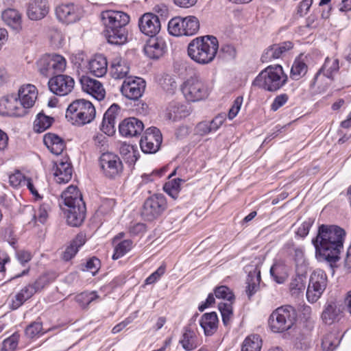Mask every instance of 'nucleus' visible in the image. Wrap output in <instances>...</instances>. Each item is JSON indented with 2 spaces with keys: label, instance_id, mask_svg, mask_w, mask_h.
<instances>
[{
  "label": "nucleus",
  "instance_id": "1",
  "mask_svg": "<svg viewBox=\"0 0 351 351\" xmlns=\"http://www.w3.org/2000/svg\"><path fill=\"white\" fill-rule=\"evenodd\" d=\"M344 236L345 231L338 226H319L317 236L313 239L317 255L328 262H337L343 247Z\"/></svg>",
  "mask_w": 351,
  "mask_h": 351
},
{
  "label": "nucleus",
  "instance_id": "2",
  "mask_svg": "<svg viewBox=\"0 0 351 351\" xmlns=\"http://www.w3.org/2000/svg\"><path fill=\"white\" fill-rule=\"evenodd\" d=\"M100 18L104 25V35L108 42L112 45H121L128 40L127 25L130 16L122 11L108 10L101 12Z\"/></svg>",
  "mask_w": 351,
  "mask_h": 351
},
{
  "label": "nucleus",
  "instance_id": "3",
  "mask_svg": "<svg viewBox=\"0 0 351 351\" xmlns=\"http://www.w3.org/2000/svg\"><path fill=\"white\" fill-rule=\"evenodd\" d=\"M219 42L213 36H199L193 38L188 45V56L200 64L212 62L217 53Z\"/></svg>",
  "mask_w": 351,
  "mask_h": 351
},
{
  "label": "nucleus",
  "instance_id": "4",
  "mask_svg": "<svg viewBox=\"0 0 351 351\" xmlns=\"http://www.w3.org/2000/svg\"><path fill=\"white\" fill-rule=\"evenodd\" d=\"M61 197L67 207V223L74 227L80 226L86 216V206L81 193L76 186L71 185L62 192Z\"/></svg>",
  "mask_w": 351,
  "mask_h": 351
},
{
  "label": "nucleus",
  "instance_id": "5",
  "mask_svg": "<svg viewBox=\"0 0 351 351\" xmlns=\"http://www.w3.org/2000/svg\"><path fill=\"white\" fill-rule=\"evenodd\" d=\"M96 110L93 104L86 99H76L66 108L65 117L77 126H82L94 120Z\"/></svg>",
  "mask_w": 351,
  "mask_h": 351
},
{
  "label": "nucleus",
  "instance_id": "6",
  "mask_svg": "<svg viewBox=\"0 0 351 351\" xmlns=\"http://www.w3.org/2000/svg\"><path fill=\"white\" fill-rule=\"evenodd\" d=\"M288 80L282 66L280 64L269 65L263 70L253 81V86L258 88H281Z\"/></svg>",
  "mask_w": 351,
  "mask_h": 351
},
{
  "label": "nucleus",
  "instance_id": "7",
  "mask_svg": "<svg viewBox=\"0 0 351 351\" xmlns=\"http://www.w3.org/2000/svg\"><path fill=\"white\" fill-rule=\"evenodd\" d=\"M297 313L289 305L278 307L272 312L269 318V326L274 332H282L290 329L295 324Z\"/></svg>",
  "mask_w": 351,
  "mask_h": 351
},
{
  "label": "nucleus",
  "instance_id": "8",
  "mask_svg": "<svg viewBox=\"0 0 351 351\" xmlns=\"http://www.w3.org/2000/svg\"><path fill=\"white\" fill-rule=\"evenodd\" d=\"M199 29V21L194 16H176L168 23V31L175 36H191L196 34Z\"/></svg>",
  "mask_w": 351,
  "mask_h": 351
},
{
  "label": "nucleus",
  "instance_id": "9",
  "mask_svg": "<svg viewBox=\"0 0 351 351\" xmlns=\"http://www.w3.org/2000/svg\"><path fill=\"white\" fill-rule=\"evenodd\" d=\"M327 286V276L322 269L315 270L311 275L306 291L308 302L314 303L318 300Z\"/></svg>",
  "mask_w": 351,
  "mask_h": 351
},
{
  "label": "nucleus",
  "instance_id": "10",
  "mask_svg": "<svg viewBox=\"0 0 351 351\" xmlns=\"http://www.w3.org/2000/svg\"><path fill=\"white\" fill-rule=\"evenodd\" d=\"M99 165L102 173L108 178L119 176L123 171L120 158L112 152L102 153L99 158Z\"/></svg>",
  "mask_w": 351,
  "mask_h": 351
},
{
  "label": "nucleus",
  "instance_id": "11",
  "mask_svg": "<svg viewBox=\"0 0 351 351\" xmlns=\"http://www.w3.org/2000/svg\"><path fill=\"white\" fill-rule=\"evenodd\" d=\"M167 208V202L165 197L160 194H156L147 198L142 210V216L148 221H152L159 217Z\"/></svg>",
  "mask_w": 351,
  "mask_h": 351
},
{
  "label": "nucleus",
  "instance_id": "12",
  "mask_svg": "<svg viewBox=\"0 0 351 351\" xmlns=\"http://www.w3.org/2000/svg\"><path fill=\"white\" fill-rule=\"evenodd\" d=\"M58 19L65 24H71L79 21L84 15L82 8L74 3H62L56 8Z\"/></svg>",
  "mask_w": 351,
  "mask_h": 351
},
{
  "label": "nucleus",
  "instance_id": "13",
  "mask_svg": "<svg viewBox=\"0 0 351 351\" xmlns=\"http://www.w3.org/2000/svg\"><path fill=\"white\" fill-rule=\"evenodd\" d=\"M26 110L20 105L16 95H8L0 98V114L4 117H23Z\"/></svg>",
  "mask_w": 351,
  "mask_h": 351
},
{
  "label": "nucleus",
  "instance_id": "14",
  "mask_svg": "<svg viewBox=\"0 0 351 351\" xmlns=\"http://www.w3.org/2000/svg\"><path fill=\"white\" fill-rule=\"evenodd\" d=\"M162 140V134L158 128H149L140 141L141 150L147 154L155 153L158 150Z\"/></svg>",
  "mask_w": 351,
  "mask_h": 351
},
{
  "label": "nucleus",
  "instance_id": "15",
  "mask_svg": "<svg viewBox=\"0 0 351 351\" xmlns=\"http://www.w3.org/2000/svg\"><path fill=\"white\" fill-rule=\"evenodd\" d=\"M339 69V60L337 59L327 58L325 62L314 77V84L317 83L318 86H328L332 80L333 75Z\"/></svg>",
  "mask_w": 351,
  "mask_h": 351
},
{
  "label": "nucleus",
  "instance_id": "16",
  "mask_svg": "<svg viewBox=\"0 0 351 351\" xmlns=\"http://www.w3.org/2000/svg\"><path fill=\"white\" fill-rule=\"evenodd\" d=\"M293 47V43L290 41L271 45L264 50L261 60L263 62L267 63L282 58Z\"/></svg>",
  "mask_w": 351,
  "mask_h": 351
},
{
  "label": "nucleus",
  "instance_id": "17",
  "mask_svg": "<svg viewBox=\"0 0 351 351\" xmlns=\"http://www.w3.org/2000/svg\"><path fill=\"white\" fill-rule=\"evenodd\" d=\"M141 32L150 37L155 36L160 30L161 25L158 16L153 13H145L138 20Z\"/></svg>",
  "mask_w": 351,
  "mask_h": 351
},
{
  "label": "nucleus",
  "instance_id": "18",
  "mask_svg": "<svg viewBox=\"0 0 351 351\" xmlns=\"http://www.w3.org/2000/svg\"><path fill=\"white\" fill-rule=\"evenodd\" d=\"M73 169L67 158L58 160L55 162L53 176L55 180L59 184H65L72 178Z\"/></svg>",
  "mask_w": 351,
  "mask_h": 351
},
{
  "label": "nucleus",
  "instance_id": "19",
  "mask_svg": "<svg viewBox=\"0 0 351 351\" xmlns=\"http://www.w3.org/2000/svg\"><path fill=\"white\" fill-rule=\"evenodd\" d=\"M49 10V6L47 0H29L27 5V15L32 21L43 19Z\"/></svg>",
  "mask_w": 351,
  "mask_h": 351
},
{
  "label": "nucleus",
  "instance_id": "20",
  "mask_svg": "<svg viewBox=\"0 0 351 351\" xmlns=\"http://www.w3.org/2000/svg\"><path fill=\"white\" fill-rule=\"evenodd\" d=\"M119 128L120 134L123 136H136L143 132L144 124L135 117H130L124 119L119 124Z\"/></svg>",
  "mask_w": 351,
  "mask_h": 351
},
{
  "label": "nucleus",
  "instance_id": "21",
  "mask_svg": "<svg viewBox=\"0 0 351 351\" xmlns=\"http://www.w3.org/2000/svg\"><path fill=\"white\" fill-rule=\"evenodd\" d=\"M119 109L120 108L117 104H113L104 115L100 129L108 136H112L115 132V120Z\"/></svg>",
  "mask_w": 351,
  "mask_h": 351
},
{
  "label": "nucleus",
  "instance_id": "22",
  "mask_svg": "<svg viewBox=\"0 0 351 351\" xmlns=\"http://www.w3.org/2000/svg\"><path fill=\"white\" fill-rule=\"evenodd\" d=\"M166 47L165 42L162 39L153 38L147 42L144 52L149 58L158 59L163 56Z\"/></svg>",
  "mask_w": 351,
  "mask_h": 351
},
{
  "label": "nucleus",
  "instance_id": "23",
  "mask_svg": "<svg viewBox=\"0 0 351 351\" xmlns=\"http://www.w3.org/2000/svg\"><path fill=\"white\" fill-rule=\"evenodd\" d=\"M1 19L3 23L12 29L19 32L22 29V14L14 8H7L2 11Z\"/></svg>",
  "mask_w": 351,
  "mask_h": 351
},
{
  "label": "nucleus",
  "instance_id": "24",
  "mask_svg": "<svg viewBox=\"0 0 351 351\" xmlns=\"http://www.w3.org/2000/svg\"><path fill=\"white\" fill-rule=\"evenodd\" d=\"M180 343L186 351L195 350L199 344L197 332L191 325L184 328Z\"/></svg>",
  "mask_w": 351,
  "mask_h": 351
},
{
  "label": "nucleus",
  "instance_id": "25",
  "mask_svg": "<svg viewBox=\"0 0 351 351\" xmlns=\"http://www.w3.org/2000/svg\"><path fill=\"white\" fill-rule=\"evenodd\" d=\"M199 324L206 336L213 335L218 328L219 319L215 312L204 313L199 319Z\"/></svg>",
  "mask_w": 351,
  "mask_h": 351
},
{
  "label": "nucleus",
  "instance_id": "26",
  "mask_svg": "<svg viewBox=\"0 0 351 351\" xmlns=\"http://www.w3.org/2000/svg\"><path fill=\"white\" fill-rule=\"evenodd\" d=\"M43 142L47 149L55 155H60L65 149L64 141L56 134L47 133L43 137Z\"/></svg>",
  "mask_w": 351,
  "mask_h": 351
},
{
  "label": "nucleus",
  "instance_id": "27",
  "mask_svg": "<svg viewBox=\"0 0 351 351\" xmlns=\"http://www.w3.org/2000/svg\"><path fill=\"white\" fill-rule=\"evenodd\" d=\"M107 60L103 55H96L89 62V70L97 77L104 76L107 72Z\"/></svg>",
  "mask_w": 351,
  "mask_h": 351
},
{
  "label": "nucleus",
  "instance_id": "28",
  "mask_svg": "<svg viewBox=\"0 0 351 351\" xmlns=\"http://www.w3.org/2000/svg\"><path fill=\"white\" fill-rule=\"evenodd\" d=\"M16 95L20 105L26 110L27 108L34 106L37 99L38 92L36 89H19Z\"/></svg>",
  "mask_w": 351,
  "mask_h": 351
},
{
  "label": "nucleus",
  "instance_id": "29",
  "mask_svg": "<svg viewBox=\"0 0 351 351\" xmlns=\"http://www.w3.org/2000/svg\"><path fill=\"white\" fill-rule=\"evenodd\" d=\"M289 267L283 262L275 263L270 268V275L274 280L278 283H284L289 276Z\"/></svg>",
  "mask_w": 351,
  "mask_h": 351
},
{
  "label": "nucleus",
  "instance_id": "30",
  "mask_svg": "<svg viewBox=\"0 0 351 351\" xmlns=\"http://www.w3.org/2000/svg\"><path fill=\"white\" fill-rule=\"evenodd\" d=\"M85 242L86 236L84 234H78L64 252L63 259L68 261L73 258Z\"/></svg>",
  "mask_w": 351,
  "mask_h": 351
},
{
  "label": "nucleus",
  "instance_id": "31",
  "mask_svg": "<svg viewBox=\"0 0 351 351\" xmlns=\"http://www.w3.org/2000/svg\"><path fill=\"white\" fill-rule=\"evenodd\" d=\"M343 335L337 330L326 334L322 339V347L324 351H333L339 346Z\"/></svg>",
  "mask_w": 351,
  "mask_h": 351
},
{
  "label": "nucleus",
  "instance_id": "32",
  "mask_svg": "<svg viewBox=\"0 0 351 351\" xmlns=\"http://www.w3.org/2000/svg\"><path fill=\"white\" fill-rule=\"evenodd\" d=\"M123 235V233H120L114 239V243H115L114 252L112 255V258L114 260L119 259V258L123 256L132 248L133 243L130 239L123 240L118 243H116L117 240L119 237H122Z\"/></svg>",
  "mask_w": 351,
  "mask_h": 351
},
{
  "label": "nucleus",
  "instance_id": "33",
  "mask_svg": "<svg viewBox=\"0 0 351 351\" xmlns=\"http://www.w3.org/2000/svg\"><path fill=\"white\" fill-rule=\"evenodd\" d=\"M49 88H73L75 81L73 77L66 75H57L51 77L48 81Z\"/></svg>",
  "mask_w": 351,
  "mask_h": 351
},
{
  "label": "nucleus",
  "instance_id": "34",
  "mask_svg": "<svg viewBox=\"0 0 351 351\" xmlns=\"http://www.w3.org/2000/svg\"><path fill=\"white\" fill-rule=\"evenodd\" d=\"M339 313L340 309L336 303L330 302L326 304L322 314V319L326 324H331L337 319Z\"/></svg>",
  "mask_w": 351,
  "mask_h": 351
},
{
  "label": "nucleus",
  "instance_id": "35",
  "mask_svg": "<svg viewBox=\"0 0 351 351\" xmlns=\"http://www.w3.org/2000/svg\"><path fill=\"white\" fill-rule=\"evenodd\" d=\"M261 280V271L257 268L252 271H250L247 283V287L246 289V293L249 298L252 297L258 289L259 283Z\"/></svg>",
  "mask_w": 351,
  "mask_h": 351
},
{
  "label": "nucleus",
  "instance_id": "36",
  "mask_svg": "<svg viewBox=\"0 0 351 351\" xmlns=\"http://www.w3.org/2000/svg\"><path fill=\"white\" fill-rule=\"evenodd\" d=\"M182 95L189 102H197L206 99L208 89H180Z\"/></svg>",
  "mask_w": 351,
  "mask_h": 351
},
{
  "label": "nucleus",
  "instance_id": "37",
  "mask_svg": "<svg viewBox=\"0 0 351 351\" xmlns=\"http://www.w3.org/2000/svg\"><path fill=\"white\" fill-rule=\"evenodd\" d=\"M190 114V111L184 105L171 106L167 113V118L173 121H177Z\"/></svg>",
  "mask_w": 351,
  "mask_h": 351
},
{
  "label": "nucleus",
  "instance_id": "38",
  "mask_svg": "<svg viewBox=\"0 0 351 351\" xmlns=\"http://www.w3.org/2000/svg\"><path fill=\"white\" fill-rule=\"evenodd\" d=\"M262 339L258 335L247 336L243 341L241 351H261Z\"/></svg>",
  "mask_w": 351,
  "mask_h": 351
},
{
  "label": "nucleus",
  "instance_id": "39",
  "mask_svg": "<svg viewBox=\"0 0 351 351\" xmlns=\"http://www.w3.org/2000/svg\"><path fill=\"white\" fill-rule=\"evenodd\" d=\"M54 119L47 116L43 112L38 114L34 123V130L37 132H43L48 129L52 124Z\"/></svg>",
  "mask_w": 351,
  "mask_h": 351
},
{
  "label": "nucleus",
  "instance_id": "40",
  "mask_svg": "<svg viewBox=\"0 0 351 351\" xmlns=\"http://www.w3.org/2000/svg\"><path fill=\"white\" fill-rule=\"evenodd\" d=\"M34 294V291L32 288L25 287L21 290L16 295L12 302V308L13 310L17 309L20 307L27 300L30 298Z\"/></svg>",
  "mask_w": 351,
  "mask_h": 351
},
{
  "label": "nucleus",
  "instance_id": "41",
  "mask_svg": "<svg viewBox=\"0 0 351 351\" xmlns=\"http://www.w3.org/2000/svg\"><path fill=\"white\" fill-rule=\"evenodd\" d=\"M307 65L300 60H295L291 69L290 77L295 80H300L307 72Z\"/></svg>",
  "mask_w": 351,
  "mask_h": 351
},
{
  "label": "nucleus",
  "instance_id": "42",
  "mask_svg": "<svg viewBox=\"0 0 351 351\" xmlns=\"http://www.w3.org/2000/svg\"><path fill=\"white\" fill-rule=\"evenodd\" d=\"M46 56L50 62L51 66L53 67L55 73L62 72L65 69L66 61L62 56L56 53Z\"/></svg>",
  "mask_w": 351,
  "mask_h": 351
},
{
  "label": "nucleus",
  "instance_id": "43",
  "mask_svg": "<svg viewBox=\"0 0 351 351\" xmlns=\"http://www.w3.org/2000/svg\"><path fill=\"white\" fill-rule=\"evenodd\" d=\"M182 182L180 178L169 181L164 185V191L173 199H176L180 190V183Z\"/></svg>",
  "mask_w": 351,
  "mask_h": 351
},
{
  "label": "nucleus",
  "instance_id": "44",
  "mask_svg": "<svg viewBox=\"0 0 351 351\" xmlns=\"http://www.w3.org/2000/svg\"><path fill=\"white\" fill-rule=\"evenodd\" d=\"M37 65L38 71L42 75L49 77L55 74L54 70L51 66L47 56H44L40 58L37 62Z\"/></svg>",
  "mask_w": 351,
  "mask_h": 351
},
{
  "label": "nucleus",
  "instance_id": "45",
  "mask_svg": "<svg viewBox=\"0 0 351 351\" xmlns=\"http://www.w3.org/2000/svg\"><path fill=\"white\" fill-rule=\"evenodd\" d=\"M312 346L313 342L309 336L300 335L295 339L294 349L295 351H308Z\"/></svg>",
  "mask_w": 351,
  "mask_h": 351
},
{
  "label": "nucleus",
  "instance_id": "46",
  "mask_svg": "<svg viewBox=\"0 0 351 351\" xmlns=\"http://www.w3.org/2000/svg\"><path fill=\"white\" fill-rule=\"evenodd\" d=\"M25 335L30 339L38 337L45 333L43 331V324L41 322H34L29 324L25 330Z\"/></svg>",
  "mask_w": 351,
  "mask_h": 351
},
{
  "label": "nucleus",
  "instance_id": "47",
  "mask_svg": "<svg viewBox=\"0 0 351 351\" xmlns=\"http://www.w3.org/2000/svg\"><path fill=\"white\" fill-rule=\"evenodd\" d=\"M146 82L144 79L136 76L126 77L121 88H145Z\"/></svg>",
  "mask_w": 351,
  "mask_h": 351
},
{
  "label": "nucleus",
  "instance_id": "48",
  "mask_svg": "<svg viewBox=\"0 0 351 351\" xmlns=\"http://www.w3.org/2000/svg\"><path fill=\"white\" fill-rule=\"evenodd\" d=\"M305 289V284L302 276H296L289 284V290L292 295H297Z\"/></svg>",
  "mask_w": 351,
  "mask_h": 351
},
{
  "label": "nucleus",
  "instance_id": "49",
  "mask_svg": "<svg viewBox=\"0 0 351 351\" xmlns=\"http://www.w3.org/2000/svg\"><path fill=\"white\" fill-rule=\"evenodd\" d=\"M99 298L97 292H84L77 295L75 298L76 301L82 306L88 305L96 299Z\"/></svg>",
  "mask_w": 351,
  "mask_h": 351
},
{
  "label": "nucleus",
  "instance_id": "50",
  "mask_svg": "<svg viewBox=\"0 0 351 351\" xmlns=\"http://www.w3.org/2000/svg\"><path fill=\"white\" fill-rule=\"evenodd\" d=\"M219 310L221 312L223 324L227 326L229 324L230 319L232 315V307L231 305V302L226 303H219Z\"/></svg>",
  "mask_w": 351,
  "mask_h": 351
},
{
  "label": "nucleus",
  "instance_id": "51",
  "mask_svg": "<svg viewBox=\"0 0 351 351\" xmlns=\"http://www.w3.org/2000/svg\"><path fill=\"white\" fill-rule=\"evenodd\" d=\"M215 295L218 299L226 300L232 302L234 296L232 291L226 286H220L215 289Z\"/></svg>",
  "mask_w": 351,
  "mask_h": 351
},
{
  "label": "nucleus",
  "instance_id": "52",
  "mask_svg": "<svg viewBox=\"0 0 351 351\" xmlns=\"http://www.w3.org/2000/svg\"><path fill=\"white\" fill-rule=\"evenodd\" d=\"M20 335L14 332L3 342V350L5 351H14L18 346Z\"/></svg>",
  "mask_w": 351,
  "mask_h": 351
},
{
  "label": "nucleus",
  "instance_id": "53",
  "mask_svg": "<svg viewBox=\"0 0 351 351\" xmlns=\"http://www.w3.org/2000/svg\"><path fill=\"white\" fill-rule=\"evenodd\" d=\"M51 210V204L49 202H45L42 204H40L37 213L35 214L34 217L38 219V220L44 223L47 218L48 213Z\"/></svg>",
  "mask_w": 351,
  "mask_h": 351
},
{
  "label": "nucleus",
  "instance_id": "54",
  "mask_svg": "<svg viewBox=\"0 0 351 351\" xmlns=\"http://www.w3.org/2000/svg\"><path fill=\"white\" fill-rule=\"evenodd\" d=\"M285 247L287 249L290 254H293L295 260H300L303 257L304 254V247L300 245H296L293 241H289Z\"/></svg>",
  "mask_w": 351,
  "mask_h": 351
},
{
  "label": "nucleus",
  "instance_id": "55",
  "mask_svg": "<svg viewBox=\"0 0 351 351\" xmlns=\"http://www.w3.org/2000/svg\"><path fill=\"white\" fill-rule=\"evenodd\" d=\"M178 78L176 76H172L168 74L163 75L158 79V85L161 88H167L169 86H177Z\"/></svg>",
  "mask_w": 351,
  "mask_h": 351
},
{
  "label": "nucleus",
  "instance_id": "56",
  "mask_svg": "<svg viewBox=\"0 0 351 351\" xmlns=\"http://www.w3.org/2000/svg\"><path fill=\"white\" fill-rule=\"evenodd\" d=\"M26 180L25 177L19 171H16L9 177L10 184L14 187L23 186Z\"/></svg>",
  "mask_w": 351,
  "mask_h": 351
},
{
  "label": "nucleus",
  "instance_id": "57",
  "mask_svg": "<svg viewBox=\"0 0 351 351\" xmlns=\"http://www.w3.org/2000/svg\"><path fill=\"white\" fill-rule=\"evenodd\" d=\"M120 90L125 98L133 101L138 100L143 93L142 89H120Z\"/></svg>",
  "mask_w": 351,
  "mask_h": 351
},
{
  "label": "nucleus",
  "instance_id": "58",
  "mask_svg": "<svg viewBox=\"0 0 351 351\" xmlns=\"http://www.w3.org/2000/svg\"><path fill=\"white\" fill-rule=\"evenodd\" d=\"M82 88H101L102 84L97 80L83 75L80 79Z\"/></svg>",
  "mask_w": 351,
  "mask_h": 351
},
{
  "label": "nucleus",
  "instance_id": "59",
  "mask_svg": "<svg viewBox=\"0 0 351 351\" xmlns=\"http://www.w3.org/2000/svg\"><path fill=\"white\" fill-rule=\"evenodd\" d=\"M243 103V97H237L233 102V104L229 110L228 117L230 120L233 119L239 113Z\"/></svg>",
  "mask_w": 351,
  "mask_h": 351
},
{
  "label": "nucleus",
  "instance_id": "60",
  "mask_svg": "<svg viewBox=\"0 0 351 351\" xmlns=\"http://www.w3.org/2000/svg\"><path fill=\"white\" fill-rule=\"evenodd\" d=\"M226 119V114L221 113L217 115L211 121H209L213 132L217 131Z\"/></svg>",
  "mask_w": 351,
  "mask_h": 351
},
{
  "label": "nucleus",
  "instance_id": "61",
  "mask_svg": "<svg viewBox=\"0 0 351 351\" xmlns=\"http://www.w3.org/2000/svg\"><path fill=\"white\" fill-rule=\"evenodd\" d=\"M165 271V267L160 266L159 267L156 271L152 273L150 276H149L145 280V284L151 285L156 282L164 274Z\"/></svg>",
  "mask_w": 351,
  "mask_h": 351
},
{
  "label": "nucleus",
  "instance_id": "62",
  "mask_svg": "<svg viewBox=\"0 0 351 351\" xmlns=\"http://www.w3.org/2000/svg\"><path fill=\"white\" fill-rule=\"evenodd\" d=\"M100 261L96 258H92L87 261L86 263V270L90 271L93 276L98 271Z\"/></svg>",
  "mask_w": 351,
  "mask_h": 351
},
{
  "label": "nucleus",
  "instance_id": "63",
  "mask_svg": "<svg viewBox=\"0 0 351 351\" xmlns=\"http://www.w3.org/2000/svg\"><path fill=\"white\" fill-rule=\"evenodd\" d=\"M313 221L310 219L304 221L301 226L298 228L296 234L302 238L305 237L309 232L310 228L313 224Z\"/></svg>",
  "mask_w": 351,
  "mask_h": 351
},
{
  "label": "nucleus",
  "instance_id": "64",
  "mask_svg": "<svg viewBox=\"0 0 351 351\" xmlns=\"http://www.w3.org/2000/svg\"><path fill=\"white\" fill-rule=\"evenodd\" d=\"M129 71V67L124 63L112 69V74L114 78H123Z\"/></svg>",
  "mask_w": 351,
  "mask_h": 351
}]
</instances>
